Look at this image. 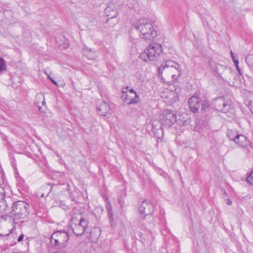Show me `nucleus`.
Wrapping results in <instances>:
<instances>
[{
  "label": "nucleus",
  "instance_id": "1",
  "mask_svg": "<svg viewBox=\"0 0 253 253\" xmlns=\"http://www.w3.org/2000/svg\"><path fill=\"white\" fill-rule=\"evenodd\" d=\"M135 29L140 33V37L145 40H151L157 35L151 21L147 18L140 19L135 25Z\"/></svg>",
  "mask_w": 253,
  "mask_h": 253
},
{
  "label": "nucleus",
  "instance_id": "2",
  "mask_svg": "<svg viewBox=\"0 0 253 253\" xmlns=\"http://www.w3.org/2000/svg\"><path fill=\"white\" fill-rule=\"evenodd\" d=\"M153 208V204L147 200L143 201L139 207V212L142 216L143 224L149 229H151L154 225L152 216Z\"/></svg>",
  "mask_w": 253,
  "mask_h": 253
},
{
  "label": "nucleus",
  "instance_id": "3",
  "mask_svg": "<svg viewBox=\"0 0 253 253\" xmlns=\"http://www.w3.org/2000/svg\"><path fill=\"white\" fill-rule=\"evenodd\" d=\"M209 63L216 77L220 78L224 81H227L233 77L234 73L230 68L216 63L212 60H210Z\"/></svg>",
  "mask_w": 253,
  "mask_h": 253
},
{
  "label": "nucleus",
  "instance_id": "4",
  "mask_svg": "<svg viewBox=\"0 0 253 253\" xmlns=\"http://www.w3.org/2000/svg\"><path fill=\"white\" fill-rule=\"evenodd\" d=\"M162 52V45L158 43H153L144 50L140 55V58L145 61L157 60Z\"/></svg>",
  "mask_w": 253,
  "mask_h": 253
},
{
  "label": "nucleus",
  "instance_id": "5",
  "mask_svg": "<svg viewBox=\"0 0 253 253\" xmlns=\"http://www.w3.org/2000/svg\"><path fill=\"white\" fill-rule=\"evenodd\" d=\"M158 70L159 76H160L164 71L165 73H170L172 79L176 76H180L181 73L179 65L176 62L170 60L162 64Z\"/></svg>",
  "mask_w": 253,
  "mask_h": 253
},
{
  "label": "nucleus",
  "instance_id": "6",
  "mask_svg": "<svg viewBox=\"0 0 253 253\" xmlns=\"http://www.w3.org/2000/svg\"><path fill=\"white\" fill-rule=\"evenodd\" d=\"M69 238L68 233L66 231L58 230L52 234L50 243L52 246L58 249H62L66 247Z\"/></svg>",
  "mask_w": 253,
  "mask_h": 253
},
{
  "label": "nucleus",
  "instance_id": "7",
  "mask_svg": "<svg viewBox=\"0 0 253 253\" xmlns=\"http://www.w3.org/2000/svg\"><path fill=\"white\" fill-rule=\"evenodd\" d=\"M12 210L14 212V221L16 219L24 218L29 214V205L24 201H17L13 204Z\"/></svg>",
  "mask_w": 253,
  "mask_h": 253
},
{
  "label": "nucleus",
  "instance_id": "8",
  "mask_svg": "<svg viewBox=\"0 0 253 253\" xmlns=\"http://www.w3.org/2000/svg\"><path fill=\"white\" fill-rule=\"evenodd\" d=\"M88 225V221L80 217L78 219L73 216L71 220V227L73 233L77 236L82 235L85 231Z\"/></svg>",
  "mask_w": 253,
  "mask_h": 253
},
{
  "label": "nucleus",
  "instance_id": "9",
  "mask_svg": "<svg viewBox=\"0 0 253 253\" xmlns=\"http://www.w3.org/2000/svg\"><path fill=\"white\" fill-rule=\"evenodd\" d=\"M176 121V115L173 111L166 110L160 115V122L166 127H170Z\"/></svg>",
  "mask_w": 253,
  "mask_h": 253
},
{
  "label": "nucleus",
  "instance_id": "10",
  "mask_svg": "<svg viewBox=\"0 0 253 253\" xmlns=\"http://www.w3.org/2000/svg\"><path fill=\"white\" fill-rule=\"evenodd\" d=\"M212 105L215 110L223 113L228 112L230 108V102L222 97L216 98L213 101Z\"/></svg>",
  "mask_w": 253,
  "mask_h": 253
},
{
  "label": "nucleus",
  "instance_id": "11",
  "mask_svg": "<svg viewBox=\"0 0 253 253\" xmlns=\"http://www.w3.org/2000/svg\"><path fill=\"white\" fill-rule=\"evenodd\" d=\"M202 102V98H200L199 95L195 93L188 100V104L190 110L194 113L198 112L200 107V103Z\"/></svg>",
  "mask_w": 253,
  "mask_h": 253
},
{
  "label": "nucleus",
  "instance_id": "12",
  "mask_svg": "<svg viewBox=\"0 0 253 253\" xmlns=\"http://www.w3.org/2000/svg\"><path fill=\"white\" fill-rule=\"evenodd\" d=\"M122 100L126 102L128 104H136L139 103L140 99L139 96H136L132 94H129L125 91H123V94L121 96Z\"/></svg>",
  "mask_w": 253,
  "mask_h": 253
},
{
  "label": "nucleus",
  "instance_id": "13",
  "mask_svg": "<svg viewBox=\"0 0 253 253\" xmlns=\"http://www.w3.org/2000/svg\"><path fill=\"white\" fill-rule=\"evenodd\" d=\"M98 114L102 116H106L110 113L111 109L109 105L105 101H103L97 108Z\"/></svg>",
  "mask_w": 253,
  "mask_h": 253
},
{
  "label": "nucleus",
  "instance_id": "14",
  "mask_svg": "<svg viewBox=\"0 0 253 253\" xmlns=\"http://www.w3.org/2000/svg\"><path fill=\"white\" fill-rule=\"evenodd\" d=\"M236 141L234 143L239 145V146L243 147H246L250 144V141L248 139L247 137L245 135L241 134H239L237 137Z\"/></svg>",
  "mask_w": 253,
  "mask_h": 253
},
{
  "label": "nucleus",
  "instance_id": "15",
  "mask_svg": "<svg viewBox=\"0 0 253 253\" xmlns=\"http://www.w3.org/2000/svg\"><path fill=\"white\" fill-rule=\"evenodd\" d=\"M84 54L89 60H94L96 57V53L90 48L85 47L83 50Z\"/></svg>",
  "mask_w": 253,
  "mask_h": 253
},
{
  "label": "nucleus",
  "instance_id": "16",
  "mask_svg": "<svg viewBox=\"0 0 253 253\" xmlns=\"http://www.w3.org/2000/svg\"><path fill=\"white\" fill-rule=\"evenodd\" d=\"M56 42H58L59 46H62L63 48H66L69 45V42L66 39L63 35H60L56 38Z\"/></svg>",
  "mask_w": 253,
  "mask_h": 253
},
{
  "label": "nucleus",
  "instance_id": "17",
  "mask_svg": "<svg viewBox=\"0 0 253 253\" xmlns=\"http://www.w3.org/2000/svg\"><path fill=\"white\" fill-rule=\"evenodd\" d=\"M101 230L98 227L93 228L90 232V237L92 240H96L100 236Z\"/></svg>",
  "mask_w": 253,
  "mask_h": 253
},
{
  "label": "nucleus",
  "instance_id": "18",
  "mask_svg": "<svg viewBox=\"0 0 253 253\" xmlns=\"http://www.w3.org/2000/svg\"><path fill=\"white\" fill-rule=\"evenodd\" d=\"M239 134V133L235 130H228L227 136L230 140L234 142L236 141Z\"/></svg>",
  "mask_w": 253,
  "mask_h": 253
},
{
  "label": "nucleus",
  "instance_id": "19",
  "mask_svg": "<svg viewBox=\"0 0 253 253\" xmlns=\"http://www.w3.org/2000/svg\"><path fill=\"white\" fill-rule=\"evenodd\" d=\"M105 13L106 16L110 18L115 17L117 14L116 11L111 6H107L105 9Z\"/></svg>",
  "mask_w": 253,
  "mask_h": 253
},
{
  "label": "nucleus",
  "instance_id": "20",
  "mask_svg": "<svg viewBox=\"0 0 253 253\" xmlns=\"http://www.w3.org/2000/svg\"><path fill=\"white\" fill-rule=\"evenodd\" d=\"M246 62L253 72V54H250L246 58Z\"/></svg>",
  "mask_w": 253,
  "mask_h": 253
},
{
  "label": "nucleus",
  "instance_id": "21",
  "mask_svg": "<svg viewBox=\"0 0 253 253\" xmlns=\"http://www.w3.org/2000/svg\"><path fill=\"white\" fill-rule=\"evenodd\" d=\"M168 92L169 95L168 96H166V98L168 97L169 99L170 102H172L178 99L177 96H174L175 93L173 91L171 90H169Z\"/></svg>",
  "mask_w": 253,
  "mask_h": 253
},
{
  "label": "nucleus",
  "instance_id": "22",
  "mask_svg": "<svg viewBox=\"0 0 253 253\" xmlns=\"http://www.w3.org/2000/svg\"><path fill=\"white\" fill-rule=\"evenodd\" d=\"M4 189L0 187V208L3 207L5 206V200L3 195Z\"/></svg>",
  "mask_w": 253,
  "mask_h": 253
},
{
  "label": "nucleus",
  "instance_id": "23",
  "mask_svg": "<svg viewBox=\"0 0 253 253\" xmlns=\"http://www.w3.org/2000/svg\"><path fill=\"white\" fill-rule=\"evenodd\" d=\"M6 63L5 61L0 57V73L6 70Z\"/></svg>",
  "mask_w": 253,
  "mask_h": 253
},
{
  "label": "nucleus",
  "instance_id": "24",
  "mask_svg": "<svg viewBox=\"0 0 253 253\" xmlns=\"http://www.w3.org/2000/svg\"><path fill=\"white\" fill-rule=\"evenodd\" d=\"M200 106H201V110L203 111H205L209 106L208 102H207L205 100H204L202 99V102L200 103Z\"/></svg>",
  "mask_w": 253,
  "mask_h": 253
},
{
  "label": "nucleus",
  "instance_id": "25",
  "mask_svg": "<svg viewBox=\"0 0 253 253\" xmlns=\"http://www.w3.org/2000/svg\"><path fill=\"white\" fill-rule=\"evenodd\" d=\"M247 181L251 184L253 186V168L251 170L250 174L247 177Z\"/></svg>",
  "mask_w": 253,
  "mask_h": 253
},
{
  "label": "nucleus",
  "instance_id": "26",
  "mask_svg": "<svg viewBox=\"0 0 253 253\" xmlns=\"http://www.w3.org/2000/svg\"><path fill=\"white\" fill-rule=\"evenodd\" d=\"M251 110V112L253 114V100H250L248 102L247 105Z\"/></svg>",
  "mask_w": 253,
  "mask_h": 253
},
{
  "label": "nucleus",
  "instance_id": "27",
  "mask_svg": "<svg viewBox=\"0 0 253 253\" xmlns=\"http://www.w3.org/2000/svg\"><path fill=\"white\" fill-rule=\"evenodd\" d=\"M37 98H39V99H43V101L42 102V104H44L45 103V102L44 101V96L43 94L40 93V94H38L37 95Z\"/></svg>",
  "mask_w": 253,
  "mask_h": 253
},
{
  "label": "nucleus",
  "instance_id": "28",
  "mask_svg": "<svg viewBox=\"0 0 253 253\" xmlns=\"http://www.w3.org/2000/svg\"><path fill=\"white\" fill-rule=\"evenodd\" d=\"M129 94H134V95H136V96H139L137 93L136 92V91H134V89L131 88L130 89H129L128 90V92H127Z\"/></svg>",
  "mask_w": 253,
  "mask_h": 253
},
{
  "label": "nucleus",
  "instance_id": "29",
  "mask_svg": "<svg viewBox=\"0 0 253 253\" xmlns=\"http://www.w3.org/2000/svg\"><path fill=\"white\" fill-rule=\"evenodd\" d=\"M233 59V61L234 62V63H235V64L236 65V67H237V69L239 70V72H240V69H239V67L238 66V64L239 63V62L238 61V60H236L235 59V58H233L232 59Z\"/></svg>",
  "mask_w": 253,
  "mask_h": 253
},
{
  "label": "nucleus",
  "instance_id": "30",
  "mask_svg": "<svg viewBox=\"0 0 253 253\" xmlns=\"http://www.w3.org/2000/svg\"><path fill=\"white\" fill-rule=\"evenodd\" d=\"M23 238H24V235L23 234H21V235H20V236L18 237V239H17V241L18 242H20L21 241H22L23 239Z\"/></svg>",
  "mask_w": 253,
  "mask_h": 253
},
{
  "label": "nucleus",
  "instance_id": "31",
  "mask_svg": "<svg viewBox=\"0 0 253 253\" xmlns=\"http://www.w3.org/2000/svg\"><path fill=\"white\" fill-rule=\"evenodd\" d=\"M49 78L50 79V80L52 82V83H53L56 86H58V84H57V82H56L54 80H53L52 78H50V77H49Z\"/></svg>",
  "mask_w": 253,
  "mask_h": 253
},
{
  "label": "nucleus",
  "instance_id": "32",
  "mask_svg": "<svg viewBox=\"0 0 253 253\" xmlns=\"http://www.w3.org/2000/svg\"><path fill=\"white\" fill-rule=\"evenodd\" d=\"M230 54H231V57H232V59L235 58V57L234 56V53H233L232 51H230Z\"/></svg>",
  "mask_w": 253,
  "mask_h": 253
},
{
  "label": "nucleus",
  "instance_id": "33",
  "mask_svg": "<svg viewBox=\"0 0 253 253\" xmlns=\"http://www.w3.org/2000/svg\"><path fill=\"white\" fill-rule=\"evenodd\" d=\"M227 204L228 205H231V204H232V201H230V200H228V202H227Z\"/></svg>",
  "mask_w": 253,
  "mask_h": 253
},
{
  "label": "nucleus",
  "instance_id": "34",
  "mask_svg": "<svg viewBox=\"0 0 253 253\" xmlns=\"http://www.w3.org/2000/svg\"><path fill=\"white\" fill-rule=\"evenodd\" d=\"M51 190H52V188H51V187H50V188H49V192H48V193L46 194V196H48V194L50 193V192L51 191Z\"/></svg>",
  "mask_w": 253,
  "mask_h": 253
},
{
  "label": "nucleus",
  "instance_id": "35",
  "mask_svg": "<svg viewBox=\"0 0 253 253\" xmlns=\"http://www.w3.org/2000/svg\"><path fill=\"white\" fill-rule=\"evenodd\" d=\"M41 196H42V197H44V194H42Z\"/></svg>",
  "mask_w": 253,
  "mask_h": 253
},
{
  "label": "nucleus",
  "instance_id": "36",
  "mask_svg": "<svg viewBox=\"0 0 253 253\" xmlns=\"http://www.w3.org/2000/svg\"><path fill=\"white\" fill-rule=\"evenodd\" d=\"M38 107L40 109H41V107L39 105H38Z\"/></svg>",
  "mask_w": 253,
  "mask_h": 253
}]
</instances>
